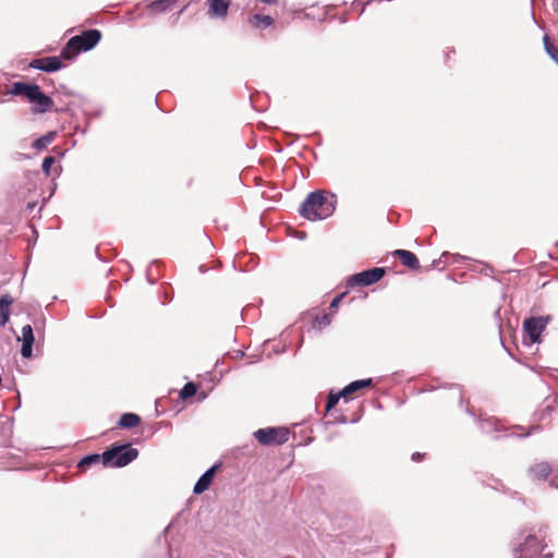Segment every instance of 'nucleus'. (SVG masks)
<instances>
[{
	"label": "nucleus",
	"instance_id": "obj_32",
	"mask_svg": "<svg viewBox=\"0 0 558 558\" xmlns=\"http://www.w3.org/2000/svg\"><path fill=\"white\" fill-rule=\"evenodd\" d=\"M333 423L345 424L347 417L344 415H340L339 417L335 418Z\"/></svg>",
	"mask_w": 558,
	"mask_h": 558
},
{
	"label": "nucleus",
	"instance_id": "obj_21",
	"mask_svg": "<svg viewBox=\"0 0 558 558\" xmlns=\"http://www.w3.org/2000/svg\"><path fill=\"white\" fill-rule=\"evenodd\" d=\"M102 462V453L99 454V453H90V454H87L85 457H83L78 463H77V468L81 470V471H86L88 470L92 465L94 464H98L99 462Z\"/></svg>",
	"mask_w": 558,
	"mask_h": 558
},
{
	"label": "nucleus",
	"instance_id": "obj_33",
	"mask_svg": "<svg viewBox=\"0 0 558 558\" xmlns=\"http://www.w3.org/2000/svg\"><path fill=\"white\" fill-rule=\"evenodd\" d=\"M422 458H423V454H422V453H420V452H414V453L412 454V460H413V461H415V462L421 461V460H422Z\"/></svg>",
	"mask_w": 558,
	"mask_h": 558
},
{
	"label": "nucleus",
	"instance_id": "obj_31",
	"mask_svg": "<svg viewBox=\"0 0 558 558\" xmlns=\"http://www.w3.org/2000/svg\"><path fill=\"white\" fill-rule=\"evenodd\" d=\"M553 410V407L550 404H547L545 409L542 412L541 418H544L545 414H549Z\"/></svg>",
	"mask_w": 558,
	"mask_h": 558
},
{
	"label": "nucleus",
	"instance_id": "obj_28",
	"mask_svg": "<svg viewBox=\"0 0 558 558\" xmlns=\"http://www.w3.org/2000/svg\"><path fill=\"white\" fill-rule=\"evenodd\" d=\"M331 323V317L328 314H323L322 316H316L315 324L319 327H326Z\"/></svg>",
	"mask_w": 558,
	"mask_h": 558
},
{
	"label": "nucleus",
	"instance_id": "obj_13",
	"mask_svg": "<svg viewBox=\"0 0 558 558\" xmlns=\"http://www.w3.org/2000/svg\"><path fill=\"white\" fill-rule=\"evenodd\" d=\"M556 469H551V466L549 465V463L547 462H539V463H536L534 465H531L530 469H529V474L531 477L535 478V480H546L547 476Z\"/></svg>",
	"mask_w": 558,
	"mask_h": 558
},
{
	"label": "nucleus",
	"instance_id": "obj_7",
	"mask_svg": "<svg viewBox=\"0 0 558 558\" xmlns=\"http://www.w3.org/2000/svg\"><path fill=\"white\" fill-rule=\"evenodd\" d=\"M386 275V269L384 267H373L361 272L352 275L348 279V286H362L368 287L378 282Z\"/></svg>",
	"mask_w": 558,
	"mask_h": 558
},
{
	"label": "nucleus",
	"instance_id": "obj_10",
	"mask_svg": "<svg viewBox=\"0 0 558 558\" xmlns=\"http://www.w3.org/2000/svg\"><path fill=\"white\" fill-rule=\"evenodd\" d=\"M220 463L214 464L199 476L193 488V493L195 495H199L210 487L216 475V472L220 468Z\"/></svg>",
	"mask_w": 558,
	"mask_h": 558
},
{
	"label": "nucleus",
	"instance_id": "obj_18",
	"mask_svg": "<svg viewBox=\"0 0 558 558\" xmlns=\"http://www.w3.org/2000/svg\"><path fill=\"white\" fill-rule=\"evenodd\" d=\"M373 385L372 378L354 380L348 384L345 387L341 389V395H347V397L353 395L362 388L371 387Z\"/></svg>",
	"mask_w": 558,
	"mask_h": 558
},
{
	"label": "nucleus",
	"instance_id": "obj_29",
	"mask_svg": "<svg viewBox=\"0 0 558 558\" xmlns=\"http://www.w3.org/2000/svg\"><path fill=\"white\" fill-rule=\"evenodd\" d=\"M58 94H62L64 96H72L73 92L70 90L65 85H60V87L57 89Z\"/></svg>",
	"mask_w": 558,
	"mask_h": 558
},
{
	"label": "nucleus",
	"instance_id": "obj_9",
	"mask_svg": "<svg viewBox=\"0 0 558 558\" xmlns=\"http://www.w3.org/2000/svg\"><path fill=\"white\" fill-rule=\"evenodd\" d=\"M28 66L47 73H52L61 70L63 68V63L59 57L52 56L33 59Z\"/></svg>",
	"mask_w": 558,
	"mask_h": 558
},
{
	"label": "nucleus",
	"instance_id": "obj_6",
	"mask_svg": "<svg viewBox=\"0 0 558 558\" xmlns=\"http://www.w3.org/2000/svg\"><path fill=\"white\" fill-rule=\"evenodd\" d=\"M550 316H531L524 319L523 330L527 335L531 343L541 341L542 332L550 322Z\"/></svg>",
	"mask_w": 558,
	"mask_h": 558
},
{
	"label": "nucleus",
	"instance_id": "obj_19",
	"mask_svg": "<svg viewBox=\"0 0 558 558\" xmlns=\"http://www.w3.org/2000/svg\"><path fill=\"white\" fill-rule=\"evenodd\" d=\"M178 0H155L148 4L151 13H163L169 11Z\"/></svg>",
	"mask_w": 558,
	"mask_h": 558
},
{
	"label": "nucleus",
	"instance_id": "obj_20",
	"mask_svg": "<svg viewBox=\"0 0 558 558\" xmlns=\"http://www.w3.org/2000/svg\"><path fill=\"white\" fill-rule=\"evenodd\" d=\"M140 423L141 417L135 413H123L118 421V425L121 428H133L136 427Z\"/></svg>",
	"mask_w": 558,
	"mask_h": 558
},
{
	"label": "nucleus",
	"instance_id": "obj_23",
	"mask_svg": "<svg viewBox=\"0 0 558 558\" xmlns=\"http://www.w3.org/2000/svg\"><path fill=\"white\" fill-rule=\"evenodd\" d=\"M54 136H56V132H49L40 137H38L37 140L34 141V143L32 144L33 148L37 149V150H43L45 148H47V146L49 144L52 143V141L54 140Z\"/></svg>",
	"mask_w": 558,
	"mask_h": 558
},
{
	"label": "nucleus",
	"instance_id": "obj_14",
	"mask_svg": "<svg viewBox=\"0 0 558 558\" xmlns=\"http://www.w3.org/2000/svg\"><path fill=\"white\" fill-rule=\"evenodd\" d=\"M395 255H397L400 258L403 266L412 270H416L420 268L418 259L414 253L407 250H396Z\"/></svg>",
	"mask_w": 558,
	"mask_h": 558
},
{
	"label": "nucleus",
	"instance_id": "obj_24",
	"mask_svg": "<svg viewBox=\"0 0 558 558\" xmlns=\"http://www.w3.org/2000/svg\"><path fill=\"white\" fill-rule=\"evenodd\" d=\"M544 48L546 53L551 58V60L558 64V48L551 44L548 35L543 37Z\"/></svg>",
	"mask_w": 558,
	"mask_h": 558
},
{
	"label": "nucleus",
	"instance_id": "obj_34",
	"mask_svg": "<svg viewBox=\"0 0 558 558\" xmlns=\"http://www.w3.org/2000/svg\"><path fill=\"white\" fill-rule=\"evenodd\" d=\"M531 17L534 22H536L535 13H534V0H531Z\"/></svg>",
	"mask_w": 558,
	"mask_h": 558
},
{
	"label": "nucleus",
	"instance_id": "obj_22",
	"mask_svg": "<svg viewBox=\"0 0 558 558\" xmlns=\"http://www.w3.org/2000/svg\"><path fill=\"white\" fill-rule=\"evenodd\" d=\"M251 24L256 28H266L274 24V19L269 15L254 14L251 17Z\"/></svg>",
	"mask_w": 558,
	"mask_h": 558
},
{
	"label": "nucleus",
	"instance_id": "obj_25",
	"mask_svg": "<svg viewBox=\"0 0 558 558\" xmlns=\"http://www.w3.org/2000/svg\"><path fill=\"white\" fill-rule=\"evenodd\" d=\"M340 398H347V395H341V390L337 393H335L333 391H330L328 395V398H327V402H326V411L327 412L331 411L337 405Z\"/></svg>",
	"mask_w": 558,
	"mask_h": 558
},
{
	"label": "nucleus",
	"instance_id": "obj_11",
	"mask_svg": "<svg viewBox=\"0 0 558 558\" xmlns=\"http://www.w3.org/2000/svg\"><path fill=\"white\" fill-rule=\"evenodd\" d=\"M35 342L33 327L31 325H25L22 328V347H21V355L25 359H29L33 355V345Z\"/></svg>",
	"mask_w": 558,
	"mask_h": 558
},
{
	"label": "nucleus",
	"instance_id": "obj_38",
	"mask_svg": "<svg viewBox=\"0 0 558 558\" xmlns=\"http://www.w3.org/2000/svg\"><path fill=\"white\" fill-rule=\"evenodd\" d=\"M538 429H539V426H538V425H535V426H533V427L531 428V432H530L529 434H531V433H533V432H535V430H538Z\"/></svg>",
	"mask_w": 558,
	"mask_h": 558
},
{
	"label": "nucleus",
	"instance_id": "obj_1",
	"mask_svg": "<svg viewBox=\"0 0 558 558\" xmlns=\"http://www.w3.org/2000/svg\"><path fill=\"white\" fill-rule=\"evenodd\" d=\"M337 205V196L331 192L314 191L301 204L299 213L307 220H323L330 217Z\"/></svg>",
	"mask_w": 558,
	"mask_h": 558
},
{
	"label": "nucleus",
	"instance_id": "obj_36",
	"mask_svg": "<svg viewBox=\"0 0 558 558\" xmlns=\"http://www.w3.org/2000/svg\"><path fill=\"white\" fill-rule=\"evenodd\" d=\"M553 8L556 12H558V0H553Z\"/></svg>",
	"mask_w": 558,
	"mask_h": 558
},
{
	"label": "nucleus",
	"instance_id": "obj_16",
	"mask_svg": "<svg viewBox=\"0 0 558 558\" xmlns=\"http://www.w3.org/2000/svg\"><path fill=\"white\" fill-rule=\"evenodd\" d=\"M77 41V39L71 37L61 49L59 58L64 60H73L80 52H82Z\"/></svg>",
	"mask_w": 558,
	"mask_h": 558
},
{
	"label": "nucleus",
	"instance_id": "obj_26",
	"mask_svg": "<svg viewBox=\"0 0 558 558\" xmlns=\"http://www.w3.org/2000/svg\"><path fill=\"white\" fill-rule=\"evenodd\" d=\"M196 385L194 383H186L180 391L181 399L185 400L193 397L196 393Z\"/></svg>",
	"mask_w": 558,
	"mask_h": 558
},
{
	"label": "nucleus",
	"instance_id": "obj_37",
	"mask_svg": "<svg viewBox=\"0 0 558 558\" xmlns=\"http://www.w3.org/2000/svg\"><path fill=\"white\" fill-rule=\"evenodd\" d=\"M260 1L264 3H267V4H274L277 2V0H260Z\"/></svg>",
	"mask_w": 558,
	"mask_h": 558
},
{
	"label": "nucleus",
	"instance_id": "obj_4",
	"mask_svg": "<svg viewBox=\"0 0 558 558\" xmlns=\"http://www.w3.org/2000/svg\"><path fill=\"white\" fill-rule=\"evenodd\" d=\"M547 545L534 534H529L523 543L515 548L518 558H553V553L546 550Z\"/></svg>",
	"mask_w": 558,
	"mask_h": 558
},
{
	"label": "nucleus",
	"instance_id": "obj_17",
	"mask_svg": "<svg viewBox=\"0 0 558 558\" xmlns=\"http://www.w3.org/2000/svg\"><path fill=\"white\" fill-rule=\"evenodd\" d=\"M13 303V299L10 294H2L0 296V326L3 327L10 317V305Z\"/></svg>",
	"mask_w": 558,
	"mask_h": 558
},
{
	"label": "nucleus",
	"instance_id": "obj_8",
	"mask_svg": "<svg viewBox=\"0 0 558 558\" xmlns=\"http://www.w3.org/2000/svg\"><path fill=\"white\" fill-rule=\"evenodd\" d=\"M101 32L96 28L83 31L80 35L73 36L77 39V45L81 51L86 52L94 49L101 40Z\"/></svg>",
	"mask_w": 558,
	"mask_h": 558
},
{
	"label": "nucleus",
	"instance_id": "obj_12",
	"mask_svg": "<svg viewBox=\"0 0 558 558\" xmlns=\"http://www.w3.org/2000/svg\"><path fill=\"white\" fill-rule=\"evenodd\" d=\"M478 425L483 433L485 434H493L495 433V438L499 437V433L502 430V428L499 425V422L495 417H482L478 418Z\"/></svg>",
	"mask_w": 558,
	"mask_h": 558
},
{
	"label": "nucleus",
	"instance_id": "obj_30",
	"mask_svg": "<svg viewBox=\"0 0 558 558\" xmlns=\"http://www.w3.org/2000/svg\"><path fill=\"white\" fill-rule=\"evenodd\" d=\"M343 296H344V293H341V294L337 295L336 298H333V300L330 303V308H337Z\"/></svg>",
	"mask_w": 558,
	"mask_h": 558
},
{
	"label": "nucleus",
	"instance_id": "obj_35",
	"mask_svg": "<svg viewBox=\"0 0 558 558\" xmlns=\"http://www.w3.org/2000/svg\"><path fill=\"white\" fill-rule=\"evenodd\" d=\"M440 262H441V257L439 259H434L432 263V267H437Z\"/></svg>",
	"mask_w": 558,
	"mask_h": 558
},
{
	"label": "nucleus",
	"instance_id": "obj_2",
	"mask_svg": "<svg viewBox=\"0 0 558 558\" xmlns=\"http://www.w3.org/2000/svg\"><path fill=\"white\" fill-rule=\"evenodd\" d=\"M7 94L24 96L33 106L34 114H41L53 110V100L46 95L39 85L35 83L14 82Z\"/></svg>",
	"mask_w": 558,
	"mask_h": 558
},
{
	"label": "nucleus",
	"instance_id": "obj_3",
	"mask_svg": "<svg viewBox=\"0 0 558 558\" xmlns=\"http://www.w3.org/2000/svg\"><path fill=\"white\" fill-rule=\"evenodd\" d=\"M138 457V450L131 444H113L102 452V465L107 468H123Z\"/></svg>",
	"mask_w": 558,
	"mask_h": 558
},
{
	"label": "nucleus",
	"instance_id": "obj_39",
	"mask_svg": "<svg viewBox=\"0 0 558 558\" xmlns=\"http://www.w3.org/2000/svg\"><path fill=\"white\" fill-rule=\"evenodd\" d=\"M199 270H201L202 272H204V271H205L204 266H199Z\"/></svg>",
	"mask_w": 558,
	"mask_h": 558
},
{
	"label": "nucleus",
	"instance_id": "obj_5",
	"mask_svg": "<svg viewBox=\"0 0 558 558\" xmlns=\"http://www.w3.org/2000/svg\"><path fill=\"white\" fill-rule=\"evenodd\" d=\"M253 435L263 446H280L289 440L290 432L287 427H266L257 429Z\"/></svg>",
	"mask_w": 558,
	"mask_h": 558
},
{
	"label": "nucleus",
	"instance_id": "obj_27",
	"mask_svg": "<svg viewBox=\"0 0 558 558\" xmlns=\"http://www.w3.org/2000/svg\"><path fill=\"white\" fill-rule=\"evenodd\" d=\"M56 159L53 156H46L43 160L41 169L46 175L50 174V169L54 163Z\"/></svg>",
	"mask_w": 558,
	"mask_h": 558
},
{
	"label": "nucleus",
	"instance_id": "obj_15",
	"mask_svg": "<svg viewBox=\"0 0 558 558\" xmlns=\"http://www.w3.org/2000/svg\"><path fill=\"white\" fill-rule=\"evenodd\" d=\"M209 13L215 17H225L228 14L230 2L228 0H207Z\"/></svg>",
	"mask_w": 558,
	"mask_h": 558
}]
</instances>
